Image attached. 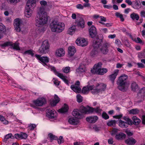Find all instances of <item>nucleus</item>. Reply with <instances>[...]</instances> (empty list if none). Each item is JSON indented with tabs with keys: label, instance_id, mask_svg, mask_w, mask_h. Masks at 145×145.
<instances>
[{
	"label": "nucleus",
	"instance_id": "nucleus-1",
	"mask_svg": "<svg viewBox=\"0 0 145 145\" xmlns=\"http://www.w3.org/2000/svg\"><path fill=\"white\" fill-rule=\"evenodd\" d=\"M38 14L39 17L35 18V25L38 27H40L47 23L48 19L47 13L43 7L39 8Z\"/></svg>",
	"mask_w": 145,
	"mask_h": 145
},
{
	"label": "nucleus",
	"instance_id": "nucleus-2",
	"mask_svg": "<svg viewBox=\"0 0 145 145\" xmlns=\"http://www.w3.org/2000/svg\"><path fill=\"white\" fill-rule=\"evenodd\" d=\"M50 27L52 32L59 33L64 29L65 25L63 23L54 21L50 24Z\"/></svg>",
	"mask_w": 145,
	"mask_h": 145
},
{
	"label": "nucleus",
	"instance_id": "nucleus-3",
	"mask_svg": "<svg viewBox=\"0 0 145 145\" xmlns=\"http://www.w3.org/2000/svg\"><path fill=\"white\" fill-rule=\"evenodd\" d=\"M128 77L127 75L123 74L119 77L117 81V84L118 85V89L122 91H125L127 90L125 85L127 83L126 80Z\"/></svg>",
	"mask_w": 145,
	"mask_h": 145
},
{
	"label": "nucleus",
	"instance_id": "nucleus-4",
	"mask_svg": "<svg viewBox=\"0 0 145 145\" xmlns=\"http://www.w3.org/2000/svg\"><path fill=\"white\" fill-rule=\"evenodd\" d=\"M102 64L101 62H99L97 64H95L93 69L91 70V72L93 74H96L100 75H103L106 73L108 70L106 68H101Z\"/></svg>",
	"mask_w": 145,
	"mask_h": 145
},
{
	"label": "nucleus",
	"instance_id": "nucleus-5",
	"mask_svg": "<svg viewBox=\"0 0 145 145\" xmlns=\"http://www.w3.org/2000/svg\"><path fill=\"white\" fill-rule=\"evenodd\" d=\"M29 0L27 3L25 10L24 12L25 16L27 18H29L32 15L33 12V9L36 6L35 1H33L31 2Z\"/></svg>",
	"mask_w": 145,
	"mask_h": 145
},
{
	"label": "nucleus",
	"instance_id": "nucleus-6",
	"mask_svg": "<svg viewBox=\"0 0 145 145\" xmlns=\"http://www.w3.org/2000/svg\"><path fill=\"white\" fill-rule=\"evenodd\" d=\"M102 42V39H98L97 40H94L93 42V49L92 50L90 55L93 57L97 56L98 53V48L100 47V45Z\"/></svg>",
	"mask_w": 145,
	"mask_h": 145
},
{
	"label": "nucleus",
	"instance_id": "nucleus-7",
	"mask_svg": "<svg viewBox=\"0 0 145 145\" xmlns=\"http://www.w3.org/2000/svg\"><path fill=\"white\" fill-rule=\"evenodd\" d=\"M49 46L48 40H45L42 42L41 46L39 49V53L42 54L47 53L49 51Z\"/></svg>",
	"mask_w": 145,
	"mask_h": 145
},
{
	"label": "nucleus",
	"instance_id": "nucleus-8",
	"mask_svg": "<svg viewBox=\"0 0 145 145\" xmlns=\"http://www.w3.org/2000/svg\"><path fill=\"white\" fill-rule=\"evenodd\" d=\"M49 68L51 70L54 72L55 74L62 79L63 81L67 85H69V82L67 79V77L65 76L63 74L59 73L56 71L55 67L53 66H50Z\"/></svg>",
	"mask_w": 145,
	"mask_h": 145
},
{
	"label": "nucleus",
	"instance_id": "nucleus-9",
	"mask_svg": "<svg viewBox=\"0 0 145 145\" xmlns=\"http://www.w3.org/2000/svg\"><path fill=\"white\" fill-rule=\"evenodd\" d=\"M1 46L2 47L10 46V48L11 49H13L16 50H20L19 46V43L17 42L12 43V42H6L1 44Z\"/></svg>",
	"mask_w": 145,
	"mask_h": 145
},
{
	"label": "nucleus",
	"instance_id": "nucleus-10",
	"mask_svg": "<svg viewBox=\"0 0 145 145\" xmlns=\"http://www.w3.org/2000/svg\"><path fill=\"white\" fill-rule=\"evenodd\" d=\"M35 56L37 59L40 61L42 63L43 65L45 66H46L48 67V68L50 69L49 68L50 66H52L50 65H47L46 63H48L49 61V58L46 56H42L41 57L40 55L36 54Z\"/></svg>",
	"mask_w": 145,
	"mask_h": 145
},
{
	"label": "nucleus",
	"instance_id": "nucleus-11",
	"mask_svg": "<svg viewBox=\"0 0 145 145\" xmlns=\"http://www.w3.org/2000/svg\"><path fill=\"white\" fill-rule=\"evenodd\" d=\"M103 42V40L101 43V44L100 45L101 46L100 50L101 52L104 54H107L108 52V48L109 46V44L107 42L105 41L102 44V43Z\"/></svg>",
	"mask_w": 145,
	"mask_h": 145
},
{
	"label": "nucleus",
	"instance_id": "nucleus-12",
	"mask_svg": "<svg viewBox=\"0 0 145 145\" xmlns=\"http://www.w3.org/2000/svg\"><path fill=\"white\" fill-rule=\"evenodd\" d=\"M33 103L36 106H34V108H36L37 106H41L46 103V100L43 97L39 98L36 100L33 101Z\"/></svg>",
	"mask_w": 145,
	"mask_h": 145
},
{
	"label": "nucleus",
	"instance_id": "nucleus-13",
	"mask_svg": "<svg viewBox=\"0 0 145 145\" xmlns=\"http://www.w3.org/2000/svg\"><path fill=\"white\" fill-rule=\"evenodd\" d=\"M14 22V25L16 30L18 32H20L21 26L22 24V21L21 19L18 18L15 19Z\"/></svg>",
	"mask_w": 145,
	"mask_h": 145
},
{
	"label": "nucleus",
	"instance_id": "nucleus-14",
	"mask_svg": "<svg viewBox=\"0 0 145 145\" xmlns=\"http://www.w3.org/2000/svg\"><path fill=\"white\" fill-rule=\"evenodd\" d=\"M86 70L85 66L82 63H81L78 68L76 69V73L77 75L80 76L82 73L85 72Z\"/></svg>",
	"mask_w": 145,
	"mask_h": 145
},
{
	"label": "nucleus",
	"instance_id": "nucleus-15",
	"mask_svg": "<svg viewBox=\"0 0 145 145\" xmlns=\"http://www.w3.org/2000/svg\"><path fill=\"white\" fill-rule=\"evenodd\" d=\"M57 113L54 110H52L48 109L46 110V116L50 119H55L56 118Z\"/></svg>",
	"mask_w": 145,
	"mask_h": 145
},
{
	"label": "nucleus",
	"instance_id": "nucleus-16",
	"mask_svg": "<svg viewBox=\"0 0 145 145\" xmlns=\"http://www.w3.org/2000/svg\"><path fill=\"white\" fill-rule=\"evenodd\" d=\"M76 43L78 45L82 47L86 46L88 44V42L83 38L78 39L76 40Z\"/></svg>",
	"mask_w": 145,
	"mask_h": 145
},
{
	"label": "nucleus",
	"instance_id": "nucleus-17",
	"mask_svg": "<svg viewBox=\"0 0 145 145\" xmlns=\"http://www.w3.org/2000/svg\"><path fill=\"white\" fill-rule=\"evenodd\" d=\"M73 116L75 118L78 119H81L84 117L83 115L81 113L80 110L77 109H74L72 112Z\"/></svg>",
	"mask_w": 145,
	"mask_h": 145
},
{
	"label": "nucleus",
	"instance_id": "nucleus-18",
	"mask_svg": "<svg viewBox=\"0 0 145 145\" xmlns=\"http://www.w3.org/2000/svg\"><path fill=\"white\" fill-rule=\"evenodd\" d=\"M75 24L76 25L81 28H83L85 26V21L83 19L80 18L78 19V17L77 19L76 20Z\"/></svg>",
	"mask_w": 145,
	"mask_h": 145
},
{
	"label": "nucleus",
	"instance_id": "nucleus-19",
	"mask_svg": "<svg viewBox=\"0 0 145 145\" xmlns=\"http://www.w3.org/2000/svg\"><path fill=\"white\" fill-rule=\"evenodd\" d=\"M119 71V70L118 69L115 70L113 73L108 76L110 80L112 81V83H114V81L118 74Z\"/></svg>",
	"mask_w": 145,
	"mask_h": 145
},
{
	"label": "nucleus",
	"instance_id": "nucleus-20",
	"mask_svg": "<svg viewBox=\"0 0 145 145\" xmlns=\"http://www.w3.org/2000/svg\"><path fill=\"white\" fill-rule=\"evenodd\" d=\"M60 99L58 96L55 94L54 99H51L50 100L51 105L52 106H54L59 101Z\"/></svg>",
	"mask_w": 145,
	"mask_h": 145
},
{
	"label": "nucleus",
	"instance_id": "nucleus-21",
	"mask_svg": "<svg viewBox=\"0 0 145 145\" xmlns=\"http://www.w3.org/2000/svg\"><path fill=\"white\" fill-rule=\"evenodd\" d=\"M90 35L92 38L95 37L97 34L96 28L93 25H92L89 30Z\"/></svg>",
	"mask_w": 145,
	"mask_h": 145
},
{
	"label": "nucleus",
	"instance_id": "nucleus-22",
	"mask_svg": "<svg viewBox=\"0 0 145 145\" xmlns=\"http://www.w3.org/2000/svg\"><path fill=\"white\" fill-rule=\"evenodd\" d=\"M98 118L97 116H91L87 117L86 118V121L90 123H95Z\"/></svg>",
	"mask_w": 145,
	"mask_h": 145
},
{
	"label": "nucleus",
	"instance_id": "nucleus-23",
	"mask_svg": "<svg viewBox=\"0 0 145 145\" xmlns=\"http://www.w3.org/2000/svg\"><path fill=\"white\" fill-rule=\"evenodd\" d=\"M80 111L81 113L82 114L83 113L86 114H90V107L87 108L84 106H82L80 108Z\"/></svg>",
	"mask_w": 145,
	"mask_h": 145
},
{
	"label": "nucleus",
	"instance_id": "nucleus-24",
	"mask_svg": "<svg viewBox=\"0 0 145 145\" xmlns=\"http://www.w3.org/2000/svg\"><path fill=\"white\" fill-rule=\"evenodd\" d=\"M136 142V140L133 137L129 138L125 140V143L128 145H133Z\"/></svg>",
	"mask_w": 145,
	"mask_h": 145
},
{
	"label": "nucleus",
	"instance_id": "nucleus-25",
	"mask_svg": "<svg viewBox=\"0 0 145 145\" xmlns=\"http://www.w3.org/2000/svg\"><path fill=\"white\" fill-rule=\"evenodd\" d=\"M126 137L125 134L122 132L117 134L115 136L116 139L118 140H122L124 139Z\"/></svg>",
	"mask_w": 145,
	"mask_h": 145
},
{
	"label": "nucleus",
	"instance_id": "nucleus-26",
	"mask_svg": "<svg viewBox=\"0 0 145 145\" xmlns=\"http://www.w3.org/2000/svg\"><path fill=\"white\" fill-rule=\"evenodd\" d=\"M76 49L73 46H70L69 47L68 53L70 56H72L76 52Z\"/></svg>",
	"mask_w": 145,
	"mask_h": 145
},
{
	"label": "nucleus",
	"instance_id": "nucleus-27",
	"mask_svg": "<svg viewBox=\"0 0 145 145\" xmlns=\"http://www.w3.org/2000/svg\"><path fill=\"white\" fill-rule=\"evenodd\" d=\"M69 122L71 124L76 125L78 123V120L73 117H71L69 118L68 120Z\"/></svg>",
	"mask_w": 145,
	"mask_h": 145
},
{
	"label": "nucleus",
	"instance_id": "nucleus-28",
	"mask_svg": "<svg viewBox=\"0 0 145 145\" xmlns=\"http://www.w3.org/2000/svg\"><path fill=\"white\" fill-rule=\"evenodd\" d=\"M56 55L58 57H61L64 55L65 51L62 48H60L56 50Z\"/></svg>",
	"mask_w": 145,
	"mask_h": 145
},
{
	"label": "nucleus",
	"instance_id": "nucleus-29",
	"mask_svg": "<svg viewBox=\"0 0 145 145\" xmlns=\"http://www.w3.org/2000/svg\"><path fill=\"white\" fill-rule=\"evenodd\" d=\"M132 7L135 9H138L140 8V2L136 0L133 2Z\"/></svg>",
	"mask_w": 145,
	"mask_h": 145
},
{
	"label": "nucleus",
	"instance_id": "nucleus-30",
	"mask_svg": "<svg viewBox=\"0 0 145 145\" xmlns=\"http://www.w3.org/2000/svg\"><path fill=\"white\" fill-rule=\"evenodd\" d=\"M101 109L99 107H97L96 108L90 107V114L95 112L97 113H99L102 111Z\"/></svg>",
	"mask_w": 145,
	"mask_h": 145
},
{
	"label": "nucleus",
	"instance_id": "nucleus-31",
	"mask_svg": "<svg viewBox=\"0 0 145 145\" xmlns=\"http://www.w3.org/2000/svg\"><path fill=\"white\" fill-rule=\"evenodd\" d=\"M71 89L76 93H79L81 92V89L79 86L76 85H72L71 86Z\"/></svg>",
	"mask_w": 145,
	"mask_h": 145
},
{
	"label": "nucleus",
	"instance_id": "nucleus-32",
	"mask_svg": "<svg viewBox=\"0 0 145 145\" xmlns=\"http://www.w3.org/2000/svg\"><path fill=\"white\" fill-rule=\"evenodd\" d=\"M131 88L132 91H135L138 89V87L137 84L134 82H132L131 85Z\"/></svg>",
	"mask_w": 145,
	"mask_h": 145
},
{
	"label": "nucleus",
	"instance_id": "nucleus-33",
	"mask_svg": "<svg viewBox=\"0 0 145 145\" xmlns=\"http://www.w3.org/2000/svg\"><path fill=\"white\" fill-rule=\"evenodd\" d=\"M129 125L127 122H124L122 120H119V126L122 128H126Z\"/></svg>",
	"mask_w": 145,
	"mask_h": 145
},
{
	"label": "nucleus",
	"instance_id": "nucleus-34",
	"mask_svg": "<svg viewBox=\"0 0 145 145\" xmlns=\"http://www.w3.org/2000/svg\"><path fill=\"white\" fill-rule=\"evenodd\" d=\"M68 107L67 105V104H65L64 106L60 109L58 111L59 112L61 113L67 112L68 111Z\"/></svg>",
	"mask_w": 145,
	"mask_h": 145
},
{
	"label": "nucleus",
	"instance_id": "nucleus-35",
	"mask_svg": "<svg viewBox=\"0 0 145 145\" xmlns=\"http://www.w3.org/2000/svg\"><path fill=\"white\" fill-rule=\"evenodd\" d=\"M76 30L75 26L73 25L70 27L67 31L68 33L72 35L74 33Z\"/></svg>",
	"mask_w": 145,
	"mask_h": 145
},
{
	"label": "nucleus",
	"instance_id": "nucleus-36",
	"mask_svg": "<svg viewBox=\"0 0 145 145\" xmlns=\"http://www.w3.org/2000/svg\"><path fill=\"white\" fill-rule=\"evenodd\" d=\"M132 119L133 121V123L135 125H138L140 122V120L136 116L133 117Z\"/></svg>",
	"mask_w": 145,
	"mask_h": 145
},
{
	"label": "nucleus",
	"instance_id": "nucleus-37",
	"mask_svg": "<svg viewBox=\"0 0 145 145\" xmlns=\"http://www.w3.org/2000/svg\"><path fill=\"white\" fill-rule=\"evenodd\" d=\"M130 17L133 20L135 19L136 20H138L139 19L138 15L134 12H133L131 14Z\"/></svg>",
	"mask_w": 145,
	"mask_h": 145
},
{
	"label": "nucleus",
	"instance_id": "nucleus-38",
	"mask_svg": "<svg viewBox=\"0 0 145 145\" xmlns=\"http://www.w3.org/2000/svg\"><path fill=\"white\" fill-rule=\"evenodd\" d=\"M23 54L24 55H30L31 56H33L34 55V53L33 52V50H26L24 52Z\"/></svg>",
	"mask_w": 145,
	"mask_h": 145
},
{
	"label": "nucleus",
	"instance_id": "nucleus-39",
	"mask_svg": "<svg viewBox=\"0 0 145 145\" xmlns=\"http://www.w3.org/2000/svg\"><path fill=\"white\" fill-rule=\"evenodd\" d=\"M10 138L12 139H14V136L12 135V134L11 133H9L5 136V138L3 140L5 142L7 141V140L9 138Z\"/></svg>",
	"mask_w": 145,
	"mask_h": 145
},
{
	"label": "nucleus",
	"instance_id": "nucleus-40",
	"mask_svg": "<svg viewBox=\"0 0 145 145\" xmlns=\"http://www.w3.org/2000/svg\"><path fill=\"white\" fill-rule=\"evenodd\" d=\"M139 112V110L137 108L133 109L129 111V113L131 114H136Z\"/></svg>",
	"mask_w": 145,
	"mask_h": 145
},
{
	"label": "nucleus",
	"instance_id": "nucleus-41",
	"mask_svg": "<svg viewBox=\"0 0 145 145\" xmlns=\"http://www.w3.org/2000/svg\"><path fill=\"white\" fill-rule=\"evenodd\" d=\"M145 88H143L141 89L138 93V96H141L142 97H144L145 95Z\"/></svg>",
	"mask_w": 145,
	"mask_h": 145
},
{
	"label": "nucleus",
	"instance_id": "nucleus-42",
	"mask_svg": "<svg viewBox=\"0 0 145 145\" xmlns=\"http://www.w3.org/2000/svg\"><path fill=\"white\" fill-rule=\"evenodd\" d=\"M99 86L100 88L99 89L100 91H104L106 88V85L103 83L98 84L97 86Z\"/></svg>",
	"mask_w": 145,
	"mask_h": 145
},
{
	"label": "nucleus",
	"instance_id": "nucleus-43",
	"mask_svg": "<svg viewBox=\"0 0 145 145\" xmlns=\"http://www.w3.org/2000/svg\"><path fill=\"white\" fill-rule=\"evenodd\" d=\"M48 136L49 137L50 140L51 142L53 140H56L57 139V137L51 133H50L48 134Z\"/></svg>",
	"mask_w": 145,
	"mask_h": 145
},
{
	"label": "nucleus",
	"instance_id": "nucleus-44",
	"mask_svg": "<svg viewBox=\"0 0 145 145\" xmlns=\"http://www.w3.org/2000/svg\"><path fill=\"white\" fill-rule=\"evenodd\" d=\"M123 119L126 121L127 123H128L129 125H132L133 124V123L132 120L129 118H128L124 116L123 118Z\"/></svg>",
	"mask_w": 145,
	"mask_h": 145
},
{
	"label": "nucleus",
	"instance_id": "nucleus-45",
	"mask_svg": "<svg viewBox=\"0 0 145 145\" xmlns=\"http://www.w3.org/2000/svg\"><path fill=\"white\" fill-rule=\"evenodd\" d=\"M115 15L117 17L119 18L122 22H123L124 20L123 15L120 13L117 12L115 13Z\"/></svg>",
	"mask_w": 145,
	"mask_h": 145
},
{
	"label": "nucleus",
	"instance_id": "nucleus-46",
	"mask_svg": "<svg viewBox=\"0 0 145 145\" xmlns=\"http://www.w3.org/2000/svg\"><path fill=\"white\" fill-rule=\"evenodd\" d=\"M21 137V139H26L28 137V135L26 133L23 132H20Z\"/></svg>",
	"mask_w": 145,
	"mask_h": 145
},
{
	"label": "nucleus",
	"instance_id": "nucleus-47",
	"mask_svg": "<svg viewBox=\"0 0 145 145\" xmlns=\"http://www.w3.org/2000/svg\"><path fill=\"white\" fill-rule=\"evenodd\" d=\"M70 70V68L69 67H64L63 68V71L65 73L69 72Z\"/></svg>",
	"mask_w": 145,
	"mask_h": 145
},
{
	"label": "nucleus",
	"instance_id": "nucleus-48",
	"mask_svg": "<svg viewBox=\"0 0 145 145\" xmlns=\"http://www.w3.org/2000/svg\"><path fill=\"white\" fill-rule=\"evenodd\" d=\"M77 101L79 103H81L82 101V97L80 94H78L76 96Z\"/></svg>",
	"mask_w": 145,
	"mask_h": 145
},
{
	"label": "nucleus",
	"instance_id": "nucleus-49",
	"mask_svg": "<svg viewBox=\"0 0 145 145\" xmlns=\"http://www.w3.org/2000/svg\"><path fill=\"white\" fill-rule=\"evenodd\" d=\"M116 121L115 120H112L108 122L107 125L109 126H114L116 124Z\"/></svg>",
	"mask_w": 145,
	"mask_h": 145
},
{
	"label": "nucleus",
	"instance_id": "nucleus-50",
	"mask_svg": "<svg viewBox=\"0 0 145 145\" xmlns=\"http://www.w3.org/2000/svg\"><path fill=\"white\" fill-rule=\"evenodd\" d=\"M5 31V26L2 24L0 23V33H3Z\"/></svg>",
	"mask_w": 145,
	"mask_h": 145
},
{
	"label": "nucleus",
	"instance_id": "nucleus-51",
	"mask_svg": "<svg viewBox=\"0 0 145 145\" xmlns=\"http://www.w3.org/2000/svg\"><path fill=\"white\" fill-rule=\"evenodd\" d=\"M89 91V89L88 86H85L84 87L82 90V93L85 94L88 92Z\"/></svg>",
	"mask_w": 145,
	"mask_h": 145
},
{
	"label": "nucleus",
	"instance_id": "nucleus-52",
	"mask_svg": "<svg viewBox=\"0 0 145 145\" xmlns=\"http://www.w3.org/2000/svg\"><path fill=\"white\" fill-rule=\"evenodd\" d=\"M144 53V50H143L142 52L139 53L138 54V57L140 58H144L145 57Z\"/></svg>",
	"mask_w": 145,
	"mask_h": 145
},
{
	"label": "nucleus",
	"instance_id": "nucleus-53",
	"mask_svg": "<svg viewBox=\"0 0 145 145\" xmlns=\"http://www.w3.org/2000/svg\"><path fill=\"white\" fill-rule=\"evenodd\" d=\"M102 118L105 120H107L109 118V116L108 114L105 112L103 113L102 114Z\"/></svg>",
	"mask_w": 145,
	"mask_h": 145
},
{
	"label": "nucleus",
	"instance_id": "nucleus-54",
	"mask_svg": "<svg viewBox=\"0 0 145 145\" xmlns=\"http://www.w3.org/2000/svg\"><path fill=\"white\" fill-rule=\"evenodd\" d=\"M57 142L59 144H60L61 143H63V137L62 136H60L59 138H57Z\"/></svg>",
	"mask_w": 145,
	"mask_h": 145
},
{
	"label": "nucleus",
	"instance_id": "nucleus-55",
	"mask_svg": "<svg viewBox=\"0 0 145 145\" xmlns=\"http://www.w3.org/2000/svg\"><path fill=\"white\" fill-rule=\"evenodd\" d=\"M8 3L14 4L18 2L19 0H7Z\"/></svg>",
	"mask_w": 145,
	"mask_h": 145
},
{
	"label": "nucleus",
	"instance_id": "nucleus-56",
	"mask_svg": "<svg viewBox=\"0 0 145 145\" xmlns=\"http://www.w3.org/2000/svg\"><path fill=\"white\" fill-rule=\"evenodd\" d=\"M118 129L116 128L113 129L111 133V134L112 135H116L117 134V133H118Z\"/></svg>",
	"mask_w": 145,
	"mask_h": 145
},
{
	"label": "nucleus",
	"instance_id": "nucleus-57",
	"mask_svg": "<svg viewBox=\"0 0 145 145\" xmlns=\"http://www.w3.org/2000/svg\"><path fill=\"white\" fill-rule=\"evenodd\" d=\"M14 138H15L17 140H19L20 139H21V137L20 135V134H15L14 135Z\"/></svg>",
	"mask_w": 145,
	"mask_h": 145
},
{
	"label": "nucleus",
	"instance_id": "nucleus-58",
	"mask_svg": "<svg viewBox=\"0 0 145 145\" xmlns=\"http://www.w3.org/2000/svg\"><path fill=\"white\" fill-rule=\"evenodd\" d=\"M36 126L34 124H31L29 125L28 126L29 129L31 130H32L36 127Z\"/></svg>",
	"mask_w": 145,
	"mask_h": 145
},
{
	"label": "nucleus",
	"instance_id": "nucleus-59",
	"mask_svg": "<svg viewBox=\"0 0 145 145\" xmlns=\"http://www.w3.org/2000/svg\"><path fill=\"white\" fill-rule=\"evenodd\" d=\"M76 8L78 9H84L83 5H82L81 4H78L76 5Z\"/></svg>",
	"mask_w": 145,
	"mask_h": 145
},
{
	"label": "nucleus",
	"instance_id": "nucleus-60",
	"mask_svg": "<svg viewBox=\"0 0 145 145\" xmlns=\"http://www.w3.org/2000/svg\"><path fill=\"white\" fill-rule=\"evenodd\" d=\"M100 91L99 89H93V90L91 91V92L92 93L95 94L99 93Z\"/></svg>",
	"mask_w": 145,
	"mask_h": 145
},
{
	"label": "nucleus",
	"instance_id": "nucleus-61",
	"mask_svg": "<svg viewBox=\"0 0 145 145\" xmlns=\"http://www.w3.org/2000/svg\"><path fill=\"white\" fill-rule=\"evenodd\" d=\"M125 132L129 137H131L133 135V133L132 132H131L128 130H126L125 131Z\"/></svg>",
	"mask_w": 145,
	"mask_h": 145
},
{
	"label": "nucleus",
	"instance_id": "nucleus-62",
	"mask_svg": "<svg viewBox=\"0 0 145 145\" xmlns=\"http://www.w3.org/2000/svg\"><path fill=\"white\" fill-rule=\"evenodd\" d=\"M40 3L42 6H45L47 5V2L44 0H42L40 1Z\"/></svg>",
	"mask_w": 145,
	"mask_h": 145
},
{
	"label": "nucleus",
	"instance_id": "nucleus-63",
	"mask_svg": "<svg viewBox=\"0 0 145 145\" xmlns=\"http://www.w3.org/2000/svg\"><path fill=\"white\" fill-rule=\"evenodd\" d=\"M91 5L89 3H84L83 4L84 8L85 7H90Z\"/></svg>",
	"mask_w": 145,
	"mask_h": 145
},
{
	"label": "nucleus",
	"instance_id": "nucleus-64",
	"mask_svg": "<svg viewBox=\"0 0 145 145\" xmlns=\"http://www.w3.org/2000/svg\"><path fill=\"white\" fill-rule=\"evenodd\" d=\"M54 79L55 80L54 81V84L56 86H59L60 83V82L57 80L55 79L54 78Z\"/></svg>",
	"mask_w": 145,
	"mask_h": 145
}]
</instances>
